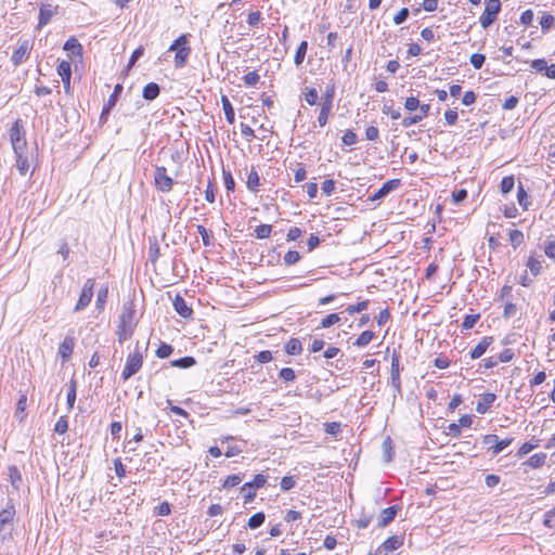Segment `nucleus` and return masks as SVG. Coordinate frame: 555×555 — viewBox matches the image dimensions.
Instances as JSON below:
<instances>
[{
  "label": "nucleus",
  "mask_w": 555,
  "mask_h": 555,
  "mask_svg": "<svg viewBox=\"0 0 555 555\" xmlns=\"http://www.w3.org/2000/svg\"><path fill=\"white\" fill-rule=\"evenodd\" d=\"M544 525L548 528H555V507L546 512L544 517Z\"/></svg>",
  "instance_id": "64"
},
{
  "label": "nucleus",
  "mask_w": 555,
  "mask_h": 555,
  "mask_svg": "<svg viewBox=\"0 0 555 555\" xmlns=\"http://www.w3.org/2000/svg\"><path fill=\"white\" fill-rule=\"evenodd\" d=\"M517 199H518L519 205L524 209L528 208V205H529L528 195H527V192L524 189L522 184H519L517 188Z\"/></svg>",
  "instance_id": "42"
},
{
  "label": "nucleus",
  "mask_w": 555,
  "mask_h": 555,
  "mask_svg": "<svg viewBox=\"0 0 555 555\" xmlns=\"http://www.w3.org/2000/svg\"><path fill=\"white\" fill-rule=\"evenodd\" d=\"M93 287H94V280L88 279L83 285V288L81 291V294L79 296V299L74 308L75 312L82 311L86 309L89 304L92 300L93 297Z\"/></svg>",
  "instance_id": "8"
},
{
  "label": "nucleus",
  "mask_w": 555,
  "mask_h": 555,
  "mask_svg": "<svg viewBox=\"0 0 555 555\" xmlns=\"http://www.w3.org/2000/svg\"><path fill=\"white\" fill-rule=\"evenodd\" d=\"M284 262L288 266L291 264H295L296 262L299 261L300 259V255L298 251L296 250H288L285 255H284Z\"/></svg>",
  "instance_id": "53"
},
{
  "label": "nucleus",
  "mask_w": 555,
  "mask_h": 555,
  "mask_svg": "<svg viewBox=\"0 0 555 555\" xmlns=\"http://www.w3.org/2000/svg\"><path fill=\"white\" fill-rule=\"evenodd\" d=\"M243 80L246 86L254 87L259 82L260 76L257 72L254 70V72H249L246 75H244Z\"/></svg>",
  "instance_id": "43"
},
{
  "label": "nucleus",
  "mask_w": 555,
  "mask_h": 555,
  "mask_svg": "<svg viewBox=\"0 0 555 555\" xmlns=\"http://www.w3.org/2000/svg\"><path fill=\"white\" fill-rule=\"evenodd\" d=\"M334 93H335V86L327 85L326 90L323 96V103L318 116V122L321 127H324L327 124L332 107H333V100H334Z\"/></svg>",
  "instance_id": "5"
},
{
  "label": "nucleus",
  "mask_w": 555,
  "mask_h": 555,
  "mask_svg": "<svg viewBox=\"0 0 555 555\" xmlns=\"http://www.w3.org/2000/svg\"><path fill=\"white\" fill-rule=\"evenodd\" d=\"M340 321V317L337 313H331L321 321V327L327 328Z\"/></svg>",
  "instance_id": "47"
},
{
  "label": "nucleus",
  "mask_w": 555,
  "mask_h": 555,
  "mask_svg": "<svg viewBox=\"0 0 555 555\" xmlns=\"http://www.w3.org/2000/svg\"><path fill=\"white\" fill-rule=\"evenodd\" d=\"M527 267L530 269L533 275H538L542 269V262L534 257H529Z\"/></svg>",
  "instance_id": "46"
},
{
  "label": "nucleus",
  "mask_w": 555,
  "mask_h": 555,
  "mask_svg": "<svg viewBox=\"0 0 555 555\" xmlns=\"http://www.w3.org/2000/svg\"><path fill=\"white\" fill-rule=\"evenodd\" d=\"M16 155V167L21 175H26L29 169V164L26 157L23 156V152L15 153Z\"/></svg>",
  "instance_id": "34"
},
{
  "label": "nucleus",
  "mask_w": 555,
  "mask_h": 555,
  "mask_svg": "<svg viewBox=\"0 0 555 555\" xmlns=\"http://www.w3.org/2000/svg\"><path fill=\"white\" fill-rule=\"evenodd\" d=\"M391 386L398 391L401 392V380H400V356L398 353H393L391 356Z\"/></svg>",
  "instance_id": "13"
},
{
  "label": "nucleus",
  "mask_w": 555,
  "mask_h": 555,
  "mask_svg": "<svg viewBox=\"0 0 555 555\" xmlns=\"http://www.w3.org/2000/svg\"><path fill=\"white\" fill-rule=\"evenodd\" d=\"M144 54V47L143 46H140L138 47L131 54L130 56V60H129V63H128V67H132L137 61Z\"/></svg>",
  "instance_id": "60"
},
{
  "label": "nucleus",
  "mask_w": 555,
  "mask_h": 555,
  "mask_svg": "<svg viewBox=\"0 0 555 555\" xmlns=\"http://www.w3.org/2000/svg\"><path fill=\"white\" fill-rule=\"evenodd\" d=\"M515 186V179L513 176L504 177L501 181L500 189L502 194L509 193Z\"/></svg>",
  "instance_id": "37"
},
{
  "label": "nucleus",
  "mask_w": 555,
  "mask_h": 555,
  "mask_svg": "<svg viewBox=\"0 0 555 555\" xmlns=\"http://www.w3.org/2000/svg\"><path fill=\"white\" fill-rule=\"evenodd\" d=\"M307 50H308V42L307 41H301L299 43V46L297 47V50H296V53H295V57H294V62L297 66L301 65L304 60H305V56H306V53H307Z\"/></svg>",
  "instance_id": "32"
},
{
  "label": "nucleus",
  "mask_w": 555,
  "mask_h": 555,
  "mask_svg": "<svg viewBox=\"0 0 555 555\" xmlns=\"http://www.w3.org/2000/svg\"><path fill=\"white\" fill-rule=\"evenodd\" d=\"M242 481V476L241 475H230L228 476L224 481H223V488H232V487H235L237 485H240Z\"/></svg>",
  "instance_id": "52"
},
{
  "label": "nucleus",
  "mask_w": 555,
  "mask_h": 555,
  "mask_svg": "<svg viewBox=\"0 0 555 555\" xmlns=\"http://www.w3.org/2000/svg\"><path fill=\"white\" fill-rule=\"evenodd\" d=\"M267 482V478L262 474H258L249 482H246L241 488V494L243 495L244 503H250L256 496V490L263 487Z\"/></svg>",
  "instance_id": "6"
},
{
  "label": "nucleus",
  "mask_w": 555,
  "mask_h": 555,
  "mask_svg": "<svg viewBox=\"0 0 555 555\" xmlns=\"http://www.w3.org/2000/svg\"><path fill=\"white\" fill-rule=\"evenodd\" d=\"M538 446H539L538 440L535 442H532V441L525 442L520 446L517 455L519 457H522L524 455L528 454L529 452H531L532 450L538 448Z\"/></svg>",
  "instance_id": "48"
},
{
  "label": "nucleus",
  "mask_w": 555,
  "mask_h": 555,
  "mask_svg": "<svg viewBox=\"0 0 555 555\" xmlns=\"http://www.w3.org/2000/svg\"><path fill=\"white\" fill-rule=\"evenodd\" d=\"M121 90H122L121 85L118 83L115 86L113 93L109 95L107 103L104 105V107L102 109L101 117H100L101 120L106 119V116L108 115L111 108L115 105V103L117 101V96L121 92Z\"/></svg>",
  "instance_id": "19"
},
{
  "label": "nucleus",
  "mask_w": 555,
  "mask_h": 555,
  "mask_svg": "<svg viewBox=\"0 0 555 555\" xmlns=\"http://www.w3.org/2000/svg\"><path fill=\"white\" fill-rule=\"evenodd\" d=\"M513 438H505L502 440L498 439L494 446V450L492 451L493 455H498L499 453H501L505 448H507L513 442Z\"/></svg>",
  "instance_id": "49"
},
{
  "label": "nucleus",
  "mask_w": 555,
  "mask_h": 555,
  "mask_svg": "<svg viewBox=\"0 0 555 555\" xmlns=\"http://www.w3.org/2000/svg\"><path fill=\"white\" fill-rule=\"evenodd\" d=\"M172 351L173 348L170 345L162 344L156 350V356L160 359H166L172 353Z\"/></svg>",
  "instance_id": "50"
},
{
  "label": "nucleus",
  "mask_w": 555,
  "mask_h": 555,
  "mask_svg": "<svg viewBox=\"0 0 555 555\" xmlns=\"http://www.w3.org/2000/svg\"><path fill=\"white\" fill-rule=\"evenodd\" d=\"M246 186L253 193H257L259 190L260 177L255 168H251L250 172L248 173Z\"/></svg>",
  "instance_id": "23"
},
{
  "label": "nucleus",
  "mask_w": 555,
  "mask_h": 555,
  "mask_svg": "<svg viewBox=\"0 0 555 555\" xmlns=\"http://www.w3.org/2000/svg\"><path fill=\"white\" fill-rule=\"evenodd\" d=\"M67 429H68L67 420H66V417L61 416L57 420V422L55 423L54 431L57 433V434H64V433L67 431Z\"/></svg>",
  "instance_id": "59"
},
{
  "label": "nucleus",
  "mask_w": 555,
  "mask_h": 555,
  "mask_svg": "<svg viewBox=\"0 0 555 555\" xmlns=\"http://www.w3.org/2000/svg\"><path fill=\"white\" fill-rule=\"evenodd\" d=\"M398 511H399V507L396 505L384 508L380 512L378 519H377L378 527L384 528V527L388 526L397 516Z\"/></svg>",
  "instance_id": "14"
},
{
  "label": "nucleus",
  "mask_w": 555,
  "mask_h": 555,
  "mask_svg": "<svg viewBox=\"0 0 555 555\" xmlns=\"http://www.w3.org/2000/svg\"><path fill=\"white\" fill-rule=\"evenodd\" d=\"M374 336L375 335L372 331H364L359 335L353 345L359 348H363L373 340Z\"/></svg>",
  "instance_id": "28"
},
{
  "label": "nucleus",
  "mask_w": 555,
  "mask_h": 555,
  "mask_svg": "<svg viewBox=\"0 0 555 555\" xmlns=\"http://www.w3.org/2000/svg\"><path fill=\"white\" fill-rule=\"evenodd\" d=\"M154 182L158 191L168 193L171 191L173 180L167 175V169L163 166H157L154 171Z\"/></svg>",
  "instance_id": "7"
},
{
  "label": "nucleus",
  "mask_w": 555,
  "mask_h": 555,
  "mask_svg": "<svg viewBox=\"0 0 555 555\" xmlns=\"http://www.w3.org/2000/svg\"><path fill=\"white\" fill-rule=\"evenodd\" d=\"M64 50L72 52V54H81L82 47L75 37H70L64 43Z\"/></svg>",
  "instance_id": "29"
},
{
  "label": "nucleus",
  "mask_w": 555,
  "mask_h": 555,
  "mask_svg": "<svg viewBox=\"0 0 555 555\" xmlns=\"http://www.w3.org/2000/svg\"><path fill=\"white\" fill-rule=\"evenodd\" d=\"M541 29L547 33L551 28L555 27V17L550 13H543L540 20Z\"/></svg>",
  "instance_id": "30"
},
{
  "label": "nucleus",
  "mask_w": 555,
  "mask_h": 555,
  "mask_svg": "<svg viewBox=\"0 0 555 555\" xmlns=\"http://www.w3.org/2000/svg\"><path fill=\"white\" fill-rule=\"evenodd\" d=\"M485 61H486V56L483 54H480V53H474L470 56V64L476 69H480L482 67Z\"/></svg>",
  "instance_id": "54"
},
{
  "label": "nucleus",
  "mask_w": 555,
  "mask_h": 555,
  "mask_svg": "<svg viewBox=\"0 0 555 555\" xmlns=\"http://www.w3.org/2000/svg\"><path fill=\"white\" fill-rule=\"evenodd\" d=\"M67 387H68V390H67L66 401H67L68 409L72 410L74 408V404L76 401V396H77V382L75 379H70Z\"/></svg>",
  "instance_id": "25"
},
{
  "label": "nucleus",
  "mask_w": 555,
  "mask_h": 555,
  "mask_svg": "<svg viewBox=\"0 0 555 555\" xmlns=\"http://www.w3.org/2000/svg\"><path fill=\"white\" fill-rule=\"evenodd\" d=\"M107 294H108V291L107 288H101L98 293V296H96V308L102 310L104 308V305L106 302V299H107Z\"/></svg>",
  "instance_id": "58"
},
{
  "label": "nucleus",
  "mask_w": 555,
  "mask_h": 555,
  "mask_svg": "<svg viewBox=\"0 0 555 555\" xmlns=\"http://www.w3.org/2000/svg\"><path fill=\"white\" fill-rule=\"evenodd\" d=\"M56 70L61 78H67V76L72 75L70 64L67 61L60 62Z\"/></svg>",
  "instance_id": "44"
},
{
  "label": "nucleus",
  "mask_w": 555,
  "mask_h": 555,
  "mask_svg": "<svg viewBox=\"0 0 555 555\" xmlns=\"http://www.w3.org/2000/svg\"><path fill=\"white\" fill-rule=\"evenodd\" d=\"M496 397L492 392L483 393L477 402L476 411L480 414H485L489 411Z\"/></svg>",
  "instance_id": "17"
},
{
  "label": "nucleus",
  "mask_w": 555,
  "mask_h": 555,
  "mask_svg": "<svg viewBox=\"0 0 555 555\" xmlns=\"http://www.w3.org/2000/svg\"><path fill=\"white\" fill-rule=\"evenodd\" d=\"M285 352L287 354H292V356H295V354H299L302 350V347H301V343L299 339L297 338H292L289 339L286 344H285Z\"/></svg>",
  "instance_id": "27"
},
{
  "label": "nucleus",
  "mask_w": 555,
  "mask_h": 555,
  "mask_svg": "<svg viewBox=\"0 0 555 555\" xmlns=\"http://www.w3.org/2000/svg\"><path fill=\"white\" fill-rule=\"evenodd\" d=\"M74 338L73 337H65L63 343L59 347V354L62 357L63 360H68L73 353L74 350Z\"/></svg>",
  "instance_id": "20"
},
{
  "label": "nucleus",
  "mask_w": 555,
  "mask_h": 555,
  "mask_svg": "<svg viewBox=\"0 0 555 555\" xmlns=\"http://www.w3.org/2000/svg\"><path fill=\"white\" fill-rule=\"evenodd\" d=\"M172 304H173V308H175L176 312L180 317L188 319L192 315L193 310L191 307L188 306L186 301L184 300V298L182 296L176 295Z\"/></svg>",
  "instance_id": "16"
},
{
  "label": "nucleus",
  "mask_w": 555,
  "mask_h": 555,
  "mask_svg": "<svg viewBox=\"0 0 555 555\" xmlns=\"http://www.w3.org/2000/svg\"><path fill=\"white\" fill-rule=\"evenodd\" d=\"M403 544V539L400 535H392L388 538L380 546L379 552L388 555L389 553L398 550Z\"/></svg>",
  "instance_id": "15"
},
{
  "label": "nucleus",
  "mask_w": 555,
  "mask_h": 555,
  "mask_svg": "<svg viewBox=\"0 0 555 555\" xmlns=\"http://www.w3.org/2000/svg\"><path fill=\"white\" fill-rule=\"evenodd\" d=\"M546 457L545 453H535L527 460L526 464L531 468H539L545 464Z\"/></svg>",
  "instance_id": "26"
},
{
  "label": "nucleus",
  "mask_w": 555,
  "mask_h": 555,
  "mask_svg": "<svg viewBox=\"0 0 555 555\" xmlns=\"http://www.w3.org/2000/svg\"><path fill=\"white\" fill-rule=\"evenodd\" d=\"M223 182L228 192H233L235 189V181L229 170L222 169Z\"/></svg>",
  "instance_id": "40"
},
{
  "label": "nucleus",
  "mask_w": 555,
  "mask_h": 555,
  "mask_svg": "<svg viewBox=\"0 0 555 555\" xmlns=\"http://www.w3.org/2000/svg\"><path fill=\"white\" fill-rule=\"evenodd\" d=\"M59 13V7L50 3H42L39 8V23L38 27L49 24L54 15Z\"/></svg>",
  "instance_id": "11"
},
{
  "label": "nucleus",
  "mask_w": 555,
  "mask_h": 555,
  "mask_svg": "<svg viewBox=\"0 0 555 555\" xmlns=\"http://www.w3.org/2000/svg\"><path fill=\"white\" fill-rule=\"evenodd\" d=\"M501 1L500 0H486L485 1V11L479 17V23L482 28L487 29L490 27L498 17V14L501 11Z\"/></svg>",
  "instance_id": "3"
},
{
  "label": "nucleus",
  "mask_w": 555,
  "mask_h": 555,
  "mask_svg": "<svg viewBox=\"0 0 555 555\" xmlns=\"http://www.w3.org/2000/svg\"><path fill=\"white\" fill-rule=\"evenodd\" d=\"M305 101L309 105H314L318 101V91L314 88L308 89L305 93Z\"/></svg>",
  "instance_id": "61"
},
{
  "label": "nucleus",
  "mask_w": 555,
  "mask_h": 555,
  "mask_svg": "<svg viewBox=\"0 0 555 555\" xmlns=\"http://www.w3.org/2000/svg\"><path fill=\"white\" fill-rule=\"evenodd\" d=\"M422 120V116H418V114L406 116L402 119L401 125L404 128H408L412 125H415Z\"/></svg>",
  "instance_id": "62"
},
{
  "label": "nucleus",
  "mask_w": 555,
  "mask_h": 555,
  "mask_svg": "<svg viewBox=\"0 0 555 555\" xmlns=\"http://www.w3.org/2000/svg\"><path fill=\"white\" fill-rule=\"evenodd\" d=\"M138 321L135 318V309L132 301H127L122 305L119 322L117 326V337L120 344L130 339L134 333Z\"/></svg>",
  "instance_id": "1"
},
{
  "label": "nucleus",
  "mask_w": 555,
  "mask_h": 555,
  "mask_svg": "<svg viewBox=\"0 0 555 555\" xmlns=\"http://www.w3.org/2000/svg\"><path fill=\"white\" fill-rule=\"evenodd\" d=\"M15 515V508L13 505H10L0 511V531L4 529L7 525H10L13 521Z\"/></svg>",
  "instance_id": "22"
},
{
  "label": "nucleus",
  "mask_w": 555,
  "mask_h": 555,
  "mask_svg": "<svg viewBox=\"0 0 555 555\" xmlns=\"http://www.w3.org/2000/svg\"><path fill=\"white\" fill-rule=\"evenodd\" d=\"M296 486V480L293 476H285L281 480V489L283 491H289Z\"/></svg>",
  "instance_id": "56"
},
{
  "label": "nucleus",
  "mask_w": 555,
  "mask_h": 555,
  "mask_svg": "<svg viewBox=\"0 0 555 555\" xmlns=\"http://www.w3.org/2000/svg\"><path fill=\"white\" fill-rule=\"evenodd\" d=\"M369 306V300H363V301H360L358 302L357 305H350L347 307L346 311L352 315L354 313H359V312H362L364 311Z\"/></svg>",
  "instance_id": "45"
},
{
  "label": "nucleus",
  "mask_w": 555,
  "mask_h": 555,
  "mask_svg": "<svg viewBox=\"0 0 555 555\" xmlns=\"http://www.w3.org/2000/svg\"><path fill=\"white\" fill-rule=\"evenodd\" d=\"M508 236L514 248H517L524 243V233L519 230H511Z\"/></svg>",
  "instance_id": "36"
},
{
  "label": "nucleus",
  "mask_w": 555,
  "mask_h": 555,
  "mask_svg": "<svg viewBox=\"0 0 555 555\" xmlns=\"http://www.w3.org/2000/svg\"><path fill=\"white\" fill-rule=\"evenodd\" d=\"M279 376L281 379H283L284 382H293L295 378H296V373L293 369L291 367H283L280 373H279Z\"/></svg>",
  "instance_id": "51"
},
{
  "label": "nucleus",
  "mask_w": 555,
  "mask_h": 555,
  "mask_svg": "<svg viewBox=\"0 0 555 555\" xmlns=\"http://www.w3.org/2000/svg\"><path fill=\"white\" fill-rule=\"evenodd\" d=\"M31 47L28 40H23L20 42L18 47L13 51L11 55L12 64L17 67L22 63H24L30 53Z\"/></svg>",
  "instance_id": "10"
},
{
  "label": "nucleus",
  "mask_w": 555,
  "mask_h": 555,
  "mask_svg": "<svg viewBox=\"0 0 555 555\" xmlns=\"http://www.w3.org/2000/svg\"><path fill=\"white\" fill-rule=\"evenodd\" d=\"M10 140L14 153L23 152L26 146V140L24 138L23 127L20 125L18 120L15 121L10 129Z\"/></svg>",
  "instance_id": "9"
},
{
  "label": "nucleus",
  "mask_w": 555,
  "mask_h": 555,
  "mask_svg": "<svg viewBox=\"0 0 555 555\" xmlns=\"http://www.w3.org/2000/svg\"><path fill=\"white\" fill-rule=\"evenodd\" d=\"M264 519H266L264 513H262V512L256 513L248 519V527L250 529H257L264 522Z\"/></svg>",
  "instance_id": "35"
},
{
  "label": "nucleus",
  "mask_w": 555,
  "mask_h": 555,
  "mask_svg": "<svg viewBox=\"0 0 555 555\" xmlns=\"http://www.w3.org/2000/svg\"><path fill=\"white\" fill-rule=\"evenodd\" d=\"M321 189H322V192L326 196H330L334 192V190H335V182H334V180L327 179V180L323 181L322 185H321Z\"/></svg>",
  "instance_id": "63"
},
{
  "label": "nucleus",
  "mask_w": 555,
  "mask_h": 555,
  "mask_svg": "<svg viewBox=\"0 0 555 555\" xmlns=\"http://www.w3.org/2000/svg\"><path fill=\"white\" fill-rule=\"evenodd\" d=\"M168 51H175V67L182 68L185 66L188 59L191 54V47L189 46V35L183 34L179 36L169 47Z\"/></svg>",
  "instance_id": "2"
},
{
  "label": "nucleus",
  "mask_w": 555,
  "mask_h": 555,
  "mask_svg": "<svg viewBox=\"0 0 555 555\" xmlns=\"http://www.w3.org/2000/svg\"><path fill=\"white\" fill-rule=\"evenodd\" d=\"M143 364V356L137 348L132 353H129L126 360L125 367L121 373V378L128 380L131 376L138 373Z\"/></svg>",
  "instance_id": "4"
},
{
  "label": "nucleus",
  "mask_w": 555,
  "mask_h": 555,
  "mask_svg": "<svg viewBox=\"0 0 555 555\" xmlns=\"http://www.w3.org/2000/svg\"><path fill=\"white\" fill-rule=\"evenodd\" d=\"M271 232L272 227L270 224H260L255 228V235L260 240L269 237Z\"/></svg>",
  "instance_id": "38"
},
{
  "label": "nucleus",
  "mask_w": 555,
  "mask_h": 555,
  "mask_svg": "<svg viewBox=\"0 0 555 555\" xmlns=\"http://www.w3.org/2000/svg\"><path fill=\"white\" fill-rule=\"evenodd\" d=\"M160 93V88L156 82H149L142 91V96L146 101L155 100Z\"/></svg>",
  "instance_id": "21"
},
{
  "label": "nucleus",
  "mask_w": 555,
  "mask_h": 555,
  "mask_svg": "<svg viewBox=\"0 0 555 555\" xmlns=\"http://www.w3.org/2000/svg\"><path fill=\"white\" fill-rule=\"evenodd\" d=\"M420 106V100L415 96H409L404 101V107L409 112H414Z\"/></svg>",
  "instance_id": "55"
},
{
  "label": "nucleus",
  "mask_w": 555,
  "mask_h": 555,
  "mask_svg": "<svg viewBox=\"0 0 555 555\" xmlns=\"http://www.w3.org/2000/svg\"><path fill=\"white\" fill-rule=\"evenodd\" d=\"M9 478L14 488H18V483L22 481V475L17 467L10 466L9 467Z\"/></svg>",
  "instance_id": "39"
},
{
  "label": "nucleus",
  "mask_w": 555,
  "mask_h": 555,
  "mask_svg": "<svg viewBox=\"0 0 555 555\" xmlns=\"http://www.w3.org/2000/svg\"><path fill=\"white\" fill-rule=\"evenodd\" d=\"M221 102L227 121L229 124H233L235 120V113L230 100L225 95H222Z\"/></svg>",
  "instance_id": "24"
},
{
  "label": "nucleus",
  "mask_w": 555,
  "mask_h": 555,
  "mask_svg": "<svg viewBox=\"0 0 555 555\" xmlns=\"http://www.w3.org/2000/svg\"><path fill=\"white\" fill-rule=\"evenodd\" d=\"M544 253L545 255L555 260V236L550 235L544 241Z\"/></svg>",
  "instance_id": "33"
},
{
  "label": "nucleus",
  "mask_w": 555,
  "mask_h": 555,
  "mask_svg": "<svg viewBox=\"0 0 555 555\" xmlns=\"http://www.w3.org/2000/svg\"><path fill=\"white\" fill-rule=\"evenodd\" d=\"M196 363V360L193 357H183L178 360H173L170 362V365L173 367L188 369L193 366Z\"/></svg>",
  "instance_id": "31"
},
{
  "label": "nucleus",
  "mask_w": 555,
  "mask_h": 555,
  "mask_svg": "<svg viewBox=\"0 0 555 555\" xmlns=\"http://www.w3.org/2000/svg\"><path fill=\"white\" fill-rule=\"evenodd\" d=\"M493 338L491 336H485L475 348H473L469 352V356L473 360L479 359L487 351L489 346L492 344Z\"/></svg>",
  "instance_id": "18"
},
{
  "label": "nucleus",
  "mask_w": 555,
  "mask_h": 555,
  "mask_svg": "<svg viewBox=\"0 0 555 555\" xmlns=\"http://www.w3.org/2000/svg\"><path fill=\"white\" fill-rule=\"evenodd\" d=\"M400 184L401 181L399 179L388 180L382 185V188H379L370 196V199L373 202L379 201L387 196L390 192L397 190L400 186Z\"/></svg>",
  "instance_id": "12"
},
{
  "label": "nucleus",
  "mask_w": 555,
  "mask_h": 555,
  "mask_svg": "<svg viewBox=\"0 0 555 555\" xmlns=\"http://www.w3.org/2000/svg\"><path fill=\"white\" fill-rule=\"evenodd\" d=\"M480 315L477 313V314H467L465 318H464V321L462 323V330L464 331H467V330H470L475 326V324L477 323V321L479 320Z\"/></svg>",
  "instance_id": "41"
},
{
  "label": "nucleus",
  "mask_w": 555,
  "mask_h": 555,
  "mask_svg": "<svg viewBox=\"0 0 555 555\" xmlns=\"http://www.w3.org/2000/svg\"><path fill=\"white\" fill-rule=\"evenodd\" d=\"M357 134L352 130L345 131L341 141L345 145H353L357 143Z\"/></svg>",
  "instance_id": "57"
}]
</instances>
